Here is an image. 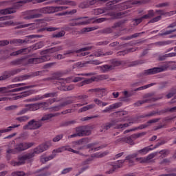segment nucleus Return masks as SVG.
<instances>
[{"label":"nucleus","mask_w":176,"mask_h":176,"mask_svg":"<svg viewBox=\"0 0 176 176\" xmlns=\"http://www.w3.org/2000/svg\"><path fill=\"white\" fill-rule=\"evenodd\" d=\"M50 56L49 54H45L39 58H32L28 60V64H41V63H45L46 61H50Z\"/></svg>","instance_id":"obj_7"},{"label":"nucleus","mask_w":176,"mask_h":176,"mask_svg":"<svg viewBox=\"0 0 176 176\" xmlns=\"http://www.w3.org/2000/svg\"><path fill=\"white\" fill-rule=\"evenodd\" d=\"M149 100H138L135 103H134V107H141L142 104H145V102H148Z\"/></svg>","instance_id":"obj_63"},{"label":"nucleus","mask_w":176,"mask_h":176,"mask_svg":"<svg viewBox=\"0 0 176 176\" xmlns=\"http://www.w3.org/2000/svg\"><path fill=\"white\" fill-rule=\"evenodd\" d=\"M120 141H124V142H126L127 144H129L130 145H134V141H133V138H131V136L117 140L115 142V143L118 144V142H120Z\"/></svg>","instance_id":"obj_26"},{"label":"nucleus","mask_w":176,"mask_h":176,"mask_svg":"<svg viewBox=\"0 0 176 176\" xmlns=\"http://www.w3.org/2000/svg\"><path fill=\"white\" fill-rule=\"evenodd\" d=\"M107 155H108V151L95 153L91 155V157L89 159L87 160L85 162V164H89V162H91L94 160V159L104 157V156H107Z\"/></svg>","instance_id":"obj_12"},{"label":"nucleus","mask_w":176,"mask_h":176,"mask_svg":"<svg viewBox=\"0 0 176 176\" xmlns=\"http://www.w3.org/2000/svg\"><path fill=\"white\" fill-rule=\"evenodd\" d=\"M25 85V83H18L8 85L6 87H0V93H1V94H5V93H9L10 89H14V87H20V86H24Z\"/></svg>","instance_id":"obj_15"},{"label":"nucleus","mask_w":176,"mask_h":176,"mask_svg":"<svg viewBox=\"0 0 176 176\" xmlns=\"http://www.w3.org/2000/svg\"><path fill=\"white\" fill-rule=\"evenodd\" d=\"M12 144H13V142H12L11 143H9V145H8V149L6 151V153H7V159L8 160H10V157H9V154L14 153V150L12 149L11 148L12 147H10V145H12Z\"/></svg>","instance_id":"obj_48"},{"label":"nucleus","mask_w":176,"mask_h":176,"mask_svg":"<svg viewBox=\"0 0 176 176\" xmlns=\"http://www.w3.org/2000/svg\"><path fill=\"white\" fill-rule=\"evenodd\" d=\"M56 96H57V93H56V92L47 93V94H45L44 95H43L41 97V99L43 100V98H53V97H56Z\"/></svg>","instance_id":"obj_42"},{"label":"nucleus","mask_w":176,"mask_h":176,"mask_svg":"<svg viewBox=\"0 0 176 176\" xmlns=\"http://www.w3.org/2000/svg\"><path fill=\"white\" fill-rule=\"evenodd\" d=\"M20 124H12L6 129H4V131H1L3 133H9V131H12L13 129H17V127H20Z\"/></svg>","instance_id":"obj_43"},{"label":"nucleus","mask_w":176,"mask_h":176,"mask_svg":"<svg viewBox=\"0 0 176 176\" xmlns=\"http://www.w3.org/2000/svg\"><path fill=\"white\" fill-rule=\"evenodd\" d=\"M138 156V153H133L132 155H129L125 157V161L126 160L129 166H134L135 164V157Z\"/></svg>","instance_id":"obj_19"},{"label":"nucleus","mask_w":176,"mask_h":176,"mask_svg":"<svg viewBox=\"0 0 176 176\" xmlns=\"http://www.w3.org/2000/svg\"><path fill=\"white\" fill-rule=\"evenodd\" d=\"M34 1L35 0H21L15 3L12 8H8L6 9H10V12H9L8 14H12V13H16V9H20V8H21L22 6H24V5H25L26 3L34 2Z\"/></svg>","instance_id":"obj_8"},{"label":"nucleus","mask_w":176,"mask_h":176,"mask_svg":"<svg viewBox=\"0 0 176 176\" xmlns=\"http://www.w3.org/2000/svg\"><path fill=\"white\" fill-rule=\"evenodd\" d=\"M52 145L53 143L52 141L46 142L45 143L35 148L32 152L20 157L19 158V162L12 161L11 164L12 166H22V164H25V162H27V160H31L32 157H34L35 155H39V153H42V152H45V151H47V149L52 146Z\"/></svg>","instance_id":"obj_1"},{"label":"nucleus","mask_w":176,"mask_h":176,"mask_svg":"<svg viewBox=\"0 0 176 176\" xmlns=\"http://www.w3.org/2000/svg\"><path fill=\"white\" fill-rule=\"evenodd\" d=\"M175 56H176V53H174V52L166 54L163 56H162L161 60H164L165 58H167L168 57H175Z\"/></svg>","instance_id":"obj_62"},{"label":"nucleus","mask_w":176,"mask_h":176,"mask_svg":"<svg viewBox=\"0 0 176 176\" xmlns=\"http://www.w3.org/2000/svg\"><path fill=\"white\" fill-rule=\"evenodd\" d=\"M45 46V43L41 41L32 45V50H38V49H42Z\"/></svg>","instance_id":"obj_41"},{"label":"nucleus","mask_w":176,"mask_h":176,"mask_svg":"<svg viewBox=\"0 0 176 176\" xmlns=\"http://www.w3.org/2000/svg\"><path fill=\"white\" fill-rule=\"evenodd\" d=\"M11 176H25V173L23 171H14L11 173Z\"/></svg>","instance_id":"obj_57"},{"label":"nucleus","mask_w":176,"mask_h":176,"mask_svg":"<svg viewBox=\"0 0 176 176\" xmlns=\"http://www.w3.org/2000/svg\"><path fill=\"white\" fill-rule=\"evenodd\" d=\"M113 52L112 51L107 52L106 53L102 52V50H98L94 54L90 55V57L94 56V57H102V56H111Z\"/></svg>","instance_id":"obj_20"},{"label":"nucleus","mask_w":176,"mask_h":176,"mask_svg":"<svg viewBox=\"0 0 176 176\" xmlns=\"http://www.w3.org/2000/svg\"><path fill=\"white\" fill-rule=\"evenodd\" d=\"M53 159H54V155H49L47 157L45 156V155H42L40 158V162L41 163H46L47 162H50V160H53Z\"/></svg>","instance_id":"obj_31"},{"label":"nucleus","mask_w":176,"mask_h":176,"mask_svg":"<svg viewBox=\"0 0 176 176\" xmlns=\"http://www.w3.org/2000/svg\"><path fill=\"white\" fill-rule=\"evenodd\" d=\"M30 52L29 48H23L16 52H12L10 56H19V54H25V53Z\"/></svg>","instance_id":"obj_29"},{"label":"nucleus","mask_w":176,"mask_h":176,"mask_svg":"<svg viewBox=\"0 0 176 176\" xmlns=\"http://www.w3.org/2000/svg\"><path fill=\"white\" fill-rule=\"evenodd\" d=\"M72 102H73V101L71 100H66L65 102H63L58 106H55V107H51L50 109V111L51 112H57V111H60V109H61V108H63V107H67V105H69V104H72Z\"/></svg>","instance_id":"obj_16"},{"label":"nucleus","mask_w":176,"mask_h":176,"mask_svg":"<svg viewBox=\"0 0 176 176\" xmlns=\"http://www.w3.org/2000/svg\"><path fill=\"white\" fill-rule=\"evenodd\" d=\"M97 80V78L96 77H92L91 78H87L84 80L82 82H81L78 86L82 87L85 86V85H90L91 83H93V82H96Z\"/></svg>","instance_id":"obj_25"},{"label":"nucleus","mask_w":176,"mask_h":176,"mask_svg":"<svg viewBox=\"0 0 176 176\" xmlns=\"http://www.w3.org/2000/svg\"><path fill=\"white\" fill-rule=\"evenodd\" d=\"M108 0H88V3L89 6H92V5H96V3L98 2H107Z\"/></svg>","instance_id":"obj_55"},{"label":"nucleus","mask_w":176,"mask_h":176,"mask_svg":"<svg viewBox=\"0 0 176 176\" xmlns=\"http://www.w3.org/2000/svg\"><path fill=\"white\" fill-rule=\"evenodd\" d=\"M149 151H151V148L149 147H145L142 149L138 151V153H136L138 155V153L140 155H146V153H148V152H149Z\"/></svg>","instance_id":"obj_49"},{"label":"nucleus","mask_w":176,"mask_h":176,"mask_svg":"<svg viewBox=\"0 0 176 176\" xmlns=\"http://www.w3.org/2000/svg\"><path fill=\"white\" fill-rule=\"evenodd\" d=\"M42 13L50 14L54 13V7H45L41 8Z\"/></svg>","instance_id":"obj_34"},{"label":"nucleus","mask_w":176,"mask_h":176,"mask_svg":"<svg viewBox=\"0 0 176 176\" xmlns=\"http://www.w3.org/2000/svg\"><path fill=\"white\" fill-rule=\"evenodd\" d=\"M32 146H34V142L19 143L16 145L14 151H16V152H22V151H26V149H29V148Z\"/></svg>","instance_id":"obj_9"},{"label":"nucleus","mask_w":176,"mask_h":176,"mask_svg":"<svg viewBox=\"0 0 176 176\" xmlns=\"http://www.w3.org/2000/svg\"><path fill=\"white\" fill-rule=\"evenodd\" d=\"M95 107H96V104H88L85 107H83L80 108L78 110V112H79V113H80L82 112H86V111L93 109V108H94Z\"/></svg>","instance_id":"obj_33"},{"label":"nucleus","mask_w":176,"mask_h":176,"mask_svg":"<svg viewBox=\"0 0 176 176\" xmlns=\"http://www.w3.org/2000/svg\"><path fill=\"white\" fill-rule=\"evenodd\" d=\"M175 30H162V32L160 34V36H164L166 35H170V34H173V32H175Z\"/></svg>","instance_id":"obj_50"},{"label":"nucleus","mask_w":176,"mask_h":176,"mask_svg":"<svg viewBox=\"0 0 176 176\" xmlns=\"http://www.w3.org/2000/svg\"><path fill=\"white\" fill-rule=\"evenodd\" d=\"M42 127V122L40 120L37 121L35 120H31L28 122L27 124L23 126V130H38Z\"/></svg>","instance_id":"obj_4"},{"label":"nucleus","mask_w":176,"mask_h":176,"mask_svg":"<svg viewBox=\"0 0 176 176\" xmlns=\"http://www.w3.org/2000/svg\"><path fill=\"white\" fill-rule=\"evenodd\" d=\"M94 143L89 144L86 146V148L89 149V152H91V151H94V152H97V151H100V149H101V146L94 147Z\"/></svg>","instance_id":"obj_37"},{"label":"nucleus","mask_w":176,"mask_h":176,"mask_svg":"<svg viewBox=\"0 0 176 176\" xmlns=\"http://www.w3.org/2000/svg\"><path fill=\"white\" fill-rule=\"evenodd\" d=\"M64 151H68V152H72L73 153H76L77 155H80L81 156H85L82 153L79 152V151L74 150L72 148L69 147V146H63Z\"/></svg>","instance_id":"obj_36"},{"label":"nucleus","mask_w":176,"mask_h":176,"mask_svg":"<svg viewBox=\"0 0 176 176\" xmlns=\"http://www.w3.org/2000/svg\"><path fill=\"white\" fill-rule=\"evenodd\" d=\"M63 137L64 135L63 134L57 135L52 139V141L53 142H58V141H60V140H63Z\"/></svg>","instance_id":"obj_59"},{"label":"nucleus","mask_w":176,"mask_h":176,"mask_svg":"<svg viewBox=\"0 0 176 176\" xmlns=\"http://www.w3.org/2000/svg\"><path fill=\"white\" fill-rule=\"evenodd\" d=\"M61 152H64V146L54 149L52 151V156H54V157H56V155H57V153H61Z\"/></svg>","instance_id":"obj_47"},{"label":"nucleus","mask_w":176,"mask_h":176,"mask_svg":"<svg viewBox=\"0 0 176 176\" xmlns=\"http://www.w3.org/2000/svg\"><path fill=\"white\" fill-rule=\"evenodd\" d=\"M107 88H96V96L98 97H104L107 96Z\"/></svg>","instance_id":"obj_23"},{"label":"nucleus","mask_w":176,"mask_h":176,"mask_svg":"<svg viewBox=\"0 0 176 176\" xmlns=\"http://www.w3.org/2000/svg\"><path fill=\"white\" fill-rule=\"evenodd\" d=\"M3 23H4V27H8L9 25H19L20 24V23L19 22L14 23L13 22V21H8Z\"/></svg>","instance_id":"obj_56"},{"label":"nucleus","mask_w":176,"mask_h":176,"mask_svg":"<svg viewBox=\"0 0 176 176\" xmlns=\"http://www.w3.org/2000/svg\"><path fill=\"white\" fill-rule=\"evenodd\" d=\"M89 6H90V5L89 4L88 0L80 3L78 6V7L80 8L81 9H86L89 8Z\"/></svg>","instance_id":"obj_52"},{"label":"nucleus","mask_w":176,"mask_h":176,"mask_svg":"<svg viewBox=\"0 0 176 176\" xmlns=\"http://www.w3.org/2000/svg\"><path fill=\"white\" fill-rule=\"evenodd\" d=\"M49 105L47 104V102H42L38 103V109H41V108H43V109H45V108H47Z\"/></svg>","instance_id":"obj_64"},{"label":"nucleus","mask_w":176,"mask_h":176,"mask_svg":"<svg viewBox=\"0 0 176 176\" xmlns=\"http://www.w3.org/2000/svg\"><path fill=\"white\" fill-rule=\"evenodd\" d=\"M42 8L28 10L22 12L23 20H32V19H39L42 17Z\"/></svg>","instance_id":"obj_3"},{"label":"nucleus","mask_w":176,"mask_h":176,"mask_svg":"<svg viewBox=\"0 0 176 176\" xmlns=\"http://www.w3.org/2000/svg\"><path fill=\"white\" fill-rule=\"evenodd\" d=\"M38 109H39L38 103L28 104V108L22 109L21 111L17 113L16 115H24V113H26L28 111H38Z\"/></svg>","instance_id":"obj_11"},{"label":"nucleus","mask_w":176,"mask_h":176,"mask_svg":"<svg viewBox=\"0 0 176 176\" xmlns=\"http://www.w3.org/2000/svg\"><path fill=\"white\" fill-rule=\"evenodd\" d=\"M28 119H30V118H28V116H23L21 117L16 118L15 120H16V122H19V123H24V122H27V120H28Z\"/></svg>","instance_id":"obj_45"},{"label":"nucleus","mask_w":176,"mask_h":176,"mask_svg":"<svg viewBox=\"0 0 176 176\" xmlns=\"http://www.w3.org/2000/svg\"><path fill=\"white\" fill-rule=\"evenodd\" d=\"M10 10H11L10 9L0 10V16L9 14V13H12L13 11H10Z\"/></svg>","instance_id":"obj_58"},{"label":"nucleus","mask_w":176,"mask_h":176,"mask_svg":"<svg viewBox=\"0 0 176 176\" xmlns=\"http://www.w3.org/2000/svg\"><path fill=\"white\" fill-rule=\"evenodd\" d=\"M122 94L124 96V97L122 98V101H126V98H129V97H131L133 95L127 91H122Z\"/></svg>","instance_id":"obj_54"},{"label":"nucleus","mask_w":176,"mask_h":176,"mask_svg":"<svg viewBox=\"0 0 176 176\" xmlns=\"http://www.w3.org/2000/svg\"><path fill=\"white\" fill-rule=\"evenodd\" d=\"M43 74H45V71L34 72L28 75H24L21 76L19 77H16L14 79V82H21L22 80H27V79L34 78V76H39V75H43Z\"/></svg>","instance_id":"obj_5"},{"label":"nucleus","mask_w":176,"mask_h":176,"mask_svg":"<svg viewBox=\"0 0 176 176\" xmlns=\"http://www.w3.org/2000/svg\"><path fill=\"white\" fill-rule=\"evenodd\" d=\"M120 107H122V102H116L106 107L102 112L103 113H107V112H111L112 109H117V108H120Z\"/></svg>","instance_id":"obj_17"},{"label":"nucleus","mask_w":176,"mask_h":176,"mask_svg":"<svg viewBox=\"0 0 176 176\" xmlns=\"http://www.w3.org/2000/svg\"><path fill=\"white\" fill-rule=\"evenodd\" d=\"M93 20H94V18H89L87 20L83 21H78L77 20L75 21L74 25H87V24H90Z\"/></svg>","instance_id":"obj_28"},{"label":"nucleus","mask_w":176,"mask_h":176,"mask_svg":"<svg viewBox=\"0 0 176 176\" xmlns=\"http://www.w3.org/2000/svg\"><path fill=\"white\" fill-rule=\"evenodd\" d=\"M116 27H119V23H116L112 28H107L103 30L104 34H111L113 30L112 28H116Z\"/></svg>","instance_id":"obj_51"},{"label":"nucleus","mask_w":176,"mask_h":176,"mask_svg":"<svg viewBox=\"0 0 176 176\" xmlns=\"http://www.w3.org/2000/svg\"><path fill=\"white\" fill-rule=\"evenodd\" d=\"M36 85H30V86H25L21 87L19 88H15L12 90L8 89V93H16L17 91H23V90H27V89H32V87H36Z\"/></svg>","instance_id":"obj_22"},{"label":"nucleus","mask_w":176,"mask_h":176,"mask_svg":"<svg viewBox=\"0 0 176 176\" xmlns=\"http://www.w3.org/2000/svg\"><path fill=\"white\" fill-rule=\"evenodd\" d=\"M57 28H44L38 30V32H43V31H47L48 32H52L53 31H57Z\"/></svg>","instance_id":"obj_46"},{"label":"nucleus","mask_w":176,"mask_h":176,"mask_svg":"<svg viewBox=\"0 0 176 176\" xmlns=\"http://www.w3.org/2000/svg\"><path fill=\"white\" fill-rule=\"evenodd\" d=\"M57 115H58V113L45 114L41 118V120H39V121L45 122L46 120H50V119H52V118H54V116H57Z\"/></svg>","instance_id":"obj_30"},{"label":"nucleus","mask_w":176,"mask_h":176,"mask_svg":"<svg viewBox=\"0 0 176 176\" xmlns=\"http://www.w3.org/2000/svg\"><path fill=\"white\" fill-rule=\"evenodd\" d=\"M87 64H92L94 65H100V64H102V63L98 60H94L87 61Z\"/></svg>","instance_id":"obj_61"},{"label":"nucleus","mask_w":176,"mask_h":176,"mask_svg":"<svg viewBox=\"0 0 176 176\" xmlns=\"http://www.w3.org/2000/svg\"><path fill=\"white\" fill-rule=\"evenodd\" d=\"M35 93H36L35 90H29L28 91L22 92L20 95L16 96V100L19 98H23L24 97H28L32 94H35Z\"/></svg>","instance_id":"obj_24"},{"label":"nucleus","mask_w":176,"mask_h":176,"mask_svg":"<svg viewBox=\"0 0 176 176\" xmlns=\"http://www.w3.org/2000/svg\"><path fill=\"white\" fill-rule=\"evenodd\" d=\"M87 50H91V47H85L78 50H71L67 51L63 55L58 54L56 56V58H57V60H63V58H65V56H67V54H72V53H80V52H87Z\"/></svg>","instance_id":"obj_6"},{"label":"nucleus","mask_w":176,"mask_h":176,"mask_svg":"<svg viewBox=\"0 0 176 176\" xmlns=\"http://www.w3.org/2000/svg\"><path fill=\"white\" fill-rule=\"evenodd\" d=\"M64 35H65V32L62 30L58 33L52 34V38H62Z\"/></svg>","instance_id":"obj_53"},{"label":"nucleus","mask_w":176,"mask_h":176,"mask_svg":"<svg viewBox=\"0 0 176 176\" xmlns=\"http://www.w3.org/2000/svg\"><path fill=\"white\" fill-rule=\"evenodd\" d=\"M83 142H85V139H81L80 140L74 142L72 143V148L74 149H78L79 145H83Z\"/></svg>","instance_id":"obj_40"},{"label":"nucleus","mask_w":176,"mask_h":176,"mask_svg":"<svg viewBox=\"0 0 176 176\" xmlns=\"http://www.w3.org/2000/svg\"><path fill=\"white\" fill-rule=\"evenodd\" d=\"M99 68L102 72H108L109 71H112V69H113V66L104 65L102 66L99 67Z\"/></svg>","instance_id":"obj_32"},{"label":"nucleus","mask_w":176,"mask_h":176,"mask_svg":"<svg viewBox=\"0 0 176 176\" xmlns=\"http://www.w3.org/2000/svg\"><path fill=\"white\" fill-rule=\"evenodd\" d=\"M21 70L20 69H15L13 70H10L9 72H6L3 75L0 76V80H5L8 79V78H10V76H13L14 75H16V74H19L21 72Z\"/></svg>","instance_id":"obj_13"},{"label":"nucleus","mask_w":176,"mask_h":176,"mask_svg":"<svg viewBox=\"0 0 176 176\" xmlns=\"http://www.w3.org/2000/svg\"><path fill=\"white\" fill-rule=\"evenodd\" d=\"M167 68H170V69H176V64L173 62H169L162 67H153L152 69L144 70V75H155V74H159V72L167 71Z\"/></svg>","instance_id":"obj_2"},{"label":"nucleus","mask_w":176,"mask_h":176,"mask_svg":"<svg viewBox=\"0 0 176 176\" xmlns=\"http://www.w3.org/2000/svg\"><path fill=\"white\" fill-rule=\"evenodd\" d=\"M59 50H63V47H61V46L54 47L52 48L51 50H49V52L54 53V52H59Z\"/></svg>","instance_id":"obj_60"},{"label":"nucleus","mask_w":176,"mask_h":176,"mask_svg":"<svg viewBox=\"0 0 176 176\" xmlns=\"http://www.w3.org/2000/svg\"><path fill=\"white\" fill-rule=\"evenodd\" d=\"M126 162L125 160H121L120 161H118L117 163H112L111 165H109L110 170L109 171H107V174H112L115 170H117V168H120L121 167H123V164Z\"/></svg>","instance_id":"obj_10"},{"label":"nucleus","mask_w":176,"mask_h":176,"mask_svg":"<svg viewBox=\"0 0 176 176\" xmlns=\"http://www.w3.org/2000/svg\"><path fill=\"white\" fill-rule=\"evenodd\" d=\"M82 80V78L80 77H75L74 79L71 78H60L59 79V83H70V82H74V83H76V82H80Z\"/></svg>","instance_id":"obj_18"},{"label":"nucleus","mask_w":176,"mask_h":176,"mask_svg":"<svg viewBox=\"0 0 176 176\" xmlns=\"http://www.w3.org/2000/svg\"><path fill=\"white\" fill-rule=\"evenodd\" d=\"M78 131L80 132L79 135L83 137L85 135H90L91 134V127L90 126H82L78 128Z\"/></svg>","instance_id":"obj_14"},{"label":"nucleus","mask_w":176,"mask_h":176,"mask_svg":"<svg viewBox=\"0 0 176 176\" xmlns=\"http://www.w3.org/2000/svg\"><path fill=\"white\" fill-rule=\"evenodd\" d=\"M58 5H68L69 6L75 7L77 6L78 3L72 0H61L58 1Z\"/></svg>","instance_id":"obj_21"},{"label":"nucleus","mask_w":176,"mask_h":176,"mask_svg":"<svg viewBox=\"0 0 176 176\" xmlns=\"http://www.w3.org/2000/svg\"><path fill=\"white\" fill-rule=\"evenodd\" d=\"M113 126V124L111 122H107L106 124H103L100 126L101 133H105V131H107V130H109V129H111V127H112Z\"/></svg>","instance_id":"obj_27"},{"label":"nucleus","mask_w":176,"mask_h":176,"mask_svg":"<svg viewBox=\"0 0 176 176\" xmlns=\"http://www.w3.org/2000/svg\"><path fill=\"white\" fill-rule=\"evenodd\" d=\"M157 122H159V119H157V118L148 121L146 124L139 126V129L140 130H142V129H146V127H148V126H150L151 124H152V123H156Z\"/></svg>","instance_id":"obj_35"},{"label":"nucleus","mask_w":176,"mask_h":176,"mask_svg":"<svg viewBox=\"0 0 176 176\" xmlns=\"http://www.w3.org/2000/svg\"><path fill=\"white\" fill-rule=\"evenodd\" d=\"M155 85H156V82H153V83H151V84H148L146 85L140 87L138 88L135 89L134 91H140L141 90H145L146 89H149V87H152V86H155Z\"/></svg>","instance_id":"obj_38"},{"label":"nucleus","mask_w":176,"mask_h":176,"mask_svg":"<svg viewBox=\"0 0 176 176\" xmlns=\"http://www.w3.org/2000/svg\"><path fill=\"white\" fill-rule=\"evenodd\" d=\"M108 10V8H96L94 10V14H96V16H98V14H102V13H105Z\"/></svg>","instance_id":"obj_44"},{"label":"nucleus","mask_w":176,"mask_h":176,"mask_svg":"<svg viewBox=\"0 0 176 176\" xmlns=\"http://www.w3.org/2000/svg\"><path fill=\"white\" fill-rule=\"evenodd\" d=\"M27 27H30V30H35V28L36 27V24H35V23L23 24V25H20L18 27V28H27Z\"/></svg>","instance_id":"obj_39"}]
</instances>
